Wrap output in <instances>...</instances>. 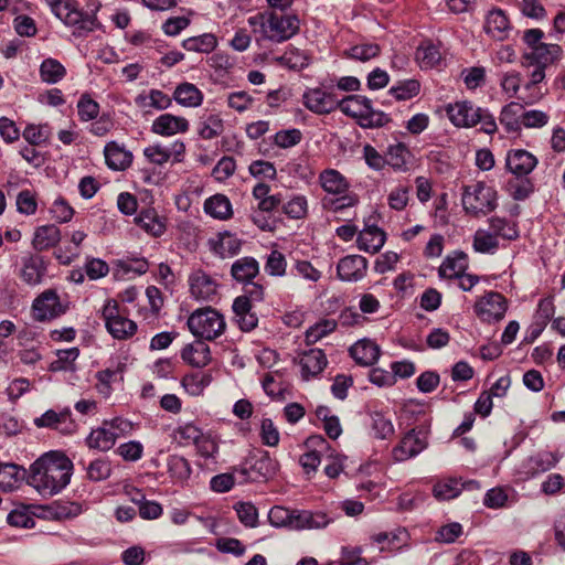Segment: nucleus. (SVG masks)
<instances>
[{"label":"nucleus","instance_id":"f257e3e1","mask_svg":"<svg viewBox=\"0 0 565 565\" xmlns=\"http://www.w3.org/2000/svg\"><path fill=\"white\" fill-rule=\"evenodd\" d=\"M72 460L60 451H50L35 460L28 473V483L43 495L62 491L71 481Z\"/></svg>","mask_w":565,"mask_h":565},{"label":"nucleus","instance_id":"f03ea898","mask_svg":"<svg viewBox=\"0 0 565 565\" xmlns=\"http://www.w3.org/2000/svg\"><path fill=\"white\" fill-rule=\"evenodd\" d=\"M248 22L250 25L259 24V30H255V33H260V36L256 39L257 42L268 40L281 43L291 39L300 29V21L295 14L270 12L268 14L252 17L248 19Z\"/></svg>","mask_w":565,"mask_h":565},{"label":"nucleus","instance_id":"7ed1b4c3","mask_svg":"<svg viewBox=\"0 0 565 565\" xmlns=\"http://www.w3.org/2000/svg\"><path fill=\"white\" fill-rule=\"evenodd\" d=\"M449 120L460 128L475 127L481 124V130L488 135L497 131L494 117L489 110L476 107L471 102L462 100L446 106Z\"/></svg>","mask_w":565,"mask_h":565},{"label":"nucleus","instance_id":"20e7f679","mask_svg":"<svg viewBox=\"0 0 565 565\" xmlns=\"http://www.w3.org/2000/svg\"><path fill=\"white\" fill-rule=\"evenodd\" d=\"M338 108L347 116L358 120L363 128H380L390 121L387 114L372 107V102L362 95H349L339 99Z\"/></svg>","mask_w":565,"mask_h":565},{"label":"nucleus","instance_id":"39448f33","mask_svg":"<svg viewBox=\"0 0 565 565\" xmlns=\"http://www.w3.org/2000/svg\"><path fill=\"white\" fill-rule=\"evenodd\" d=\"M46 1L52 12L66 25L74 26L78 35L94 31L99 24L94 14L84 13L78 9L77 3L72 0Z\"/></svg>","mask_w":565,"mask_h":565},{"label":"nucleus","instance_id":"423d86ee","mask_svg":"<svg viewBox=\"0 0 565 565\" xmlns=\"http://www.w3.org/2000/svg\"><path fill=\"white\" fill-rule=\"evenodd\" d=\"M188 327L195 338L212 341L224 333V317L212 308L194 311L188 319Z\"/></svg>","mask_w":565,"mask_h":565},{"label":"nucleus","instance_id":"0eeeda50","mask_svg":"<svg viewBox=\"0 0 565 565\" xmlns=\"http://www.w3.org/2000/svg\"><path fill=\"white\" fill-rule=\"evenodd\" d=\"M264 299V288L262 285H252L246 289V295L237 297L233 302L234 319L238 328L244 332L254 330L258 324V317L253 311V301Z\"/></svg>","mask_w":565,"mask_h":565},{"label":"nucleus","instance_id":"6e6552de","mask_svg":"<svg viewBox=\"0 0 565 565\" xmlns=\"http://www.w3.org/2000/svg\"><path fill=\"white\" fill-rule=\"evenodd\" d=\"M462 205L466 211L475 214H487L497 207V192L483 182L466 185L462 193Z\"/></svg>","mask_w":565,"mask_h":565},{"label":"nucleus","instance_id":"1a4fd4ad","mask_svg":"<svg viewBox=\"0 0 565 565\" xmlns=\"http://www.w3.org/2000/svg\"><path fill=\"white\" fill-rule=\"evenodd\" d=\"M107 331L118 340H126L132 337L137 331L135 321L128 319L120 310L119 305L114 299H108L102 310Z\"/></svg>","mask_w":565,"mask_h":565},{"label":"nucleus","instance_id":"9d476101","mask_svg":"<svg viewBox=\"0 0 565 565\" xmlns=\"http://www.w3.org/2000/svg\"><path fill=\"white\" fill-rule=\"evenodd\" d=\"M67 308L54 289H46L33 300L32 317L39 322L51 321L64 315Z\"/></svg>","mask_w":565,"mask_h":565},{"label":"nucleus","instance_id":"9b49d317","mask_svg":"<svg viewBox=\"0 0 565 565\" xmlns=\"http://www.w3.org/2000/svg\"><path fill=\"white\" fill-rule=\"evenodd\" d=\"M128 424L119 418H115L109 423H105L102 427L93 429L86 439L89 448L107 451L113 448L119 437L121 426Z\"/></svg>","mask_w":565,"mask_h":565},{"label":"nucleus","instance_id":"f8f14e48","mask_svg":"<svg viewBox=\"0 0 565 565\" xmlns=\"http://www.w3.org/2000/svg\"><path fill=\"white\" fill-rule=\"evenodd\" d=\"M507 308L505 298L499 292L490 291L477 301L475 311L480 319L491 322L503 319Z\"/></svg>","mask_w":565,"mask_h":565},{"label":"nucleus","instance_id":"ddd939ff","mask_svg":"<svg viewBox=\"0 0 565 565\" xmlns=\"http://www.w3.org/2000/svg\"><path fill=\"white\" fill-rule=\"evenodd\" d=\"M307 109L318 115H326L338 109L339 99L331 92L321 88H309L302 95Z\"/></svg>","mask_w":565,"mask_h":565},{"label":"nucleus","instance_id":"4468645a","mask_svg":"<svg viewBox=\"0 0 565 565\" xmlns=\"http://www.w3.org/2000/svg\"><path fill=\"white\" fill-rule=\"evenodd\" d=\"M420 431L411 429L404 435L399 444L392 450V456L395 461H405L417 456L427 447L425 436H420Z\"/></svg>","mask_w":565,"mask_h":565},{"label":"nucleus","instance_id":"2eb2a0df","mask_svg":"<svg viewBox=\"0 0 565 565\" xmlns=\"http://www.w3.org/2000/svg\"><path fill=\"white\" fill-rule=\"evenodd\" d=\"M367 259L361 255H348L337 266V275L343 281H359L367 271Z\"/></svg>","mask_w":565,"mask_h":565},{"label":"nucleus","instance_id":"dca6fc26","mask_svg":"<svg viewBox=\"0 0 565 565\" xmlns=\"http://www.w3.org/2000/svg\"><path fill=\"white\" fill-rule=\"evenodd\" d=\"M505 166L512 174L525 177L537 166V159L524 149H512L507 154Z\"/></svg>","mask_w":565,"mask_h":565},{"label":"nucleus","instance_id":"f3484780","mask_svg":"<svg viewBox=\"0 0 565 565\" xmlns=\"http://www.w3.org/2000/svg\"><path fill=\"white\" fill-rule=\"evenodd\" d=\"M189 130V121L181 116L172 114L160 115L152 121L151 131L160 136H173L175 134H183Z\"/></svg>","mask_w":565,"mask_h":565},{"label":"nucleus","instance_id":"a211bd4d","mask_svg":"<svg viewBox=\"0 0 565 565\" xmlns=\"http://www.w3.org/2000/svg\"><path fill=\"white\" fill-rule=\"evenodd\" d=\"M46 271V266L41 256L28 255L22 258V268L20 277L31 286L39 285Z\"/></svg>","mask_w":565,"mask_h":565},{"label":"nucleus","instance_id":"6ab92c4d","mask_svg":"<svg viewBox=\"0 0 565 565\" xmlns=\"http://www.w3.org/2000/svg\"><path fill=\"white\" fill-rule=\"evenodd\" d=\"M484 30L497 41L508 39L511 26L505 13L501 9L491 10L487 15Z\"/></svg>","mask_w":565,"mask_h":565},{"label":"nucleus","instance_id":"aec40b11","mask_svg":"<svg viewBox=\"0 0 565 565\" xmlns=\"http://www.w3.org/2000/svg\"><path fill=\"white\" fill-rule=\"evenodd\" d=\"M332 521L333 519L322 511L298 510L295 531L321 530Z\"/></svg>","mask_w":565,"mask_h":565},{"label":"nucleus","instance_id":"412c9836","mask_svg":"<svg viewBox=\"0 0 565 565\" xmlns=\"http://www.w3.org/2000/svg\"><path fill=\"white\" fill-rule=\"evenodd\" d=\"M258 273L259 265L254 257L245 256L238 258L231 267L232 277L237 282L249 285V288L252 285H257L256 282H253V279L258 275Z\"/></svg>","mask_w":565,"mask_h":565},{"label":"nucleus","instance_id":"4be33fe9","mask_svg":"<svg viewBox=\"0 0 565 565\" xmlns=\"http://www.w3.org/2000/svg\"><path fill=\"white\" fill-rule=\"evenodd\" d=\"M34 424L38 427L54 428L64 434L73 430L70 409L60 413L49 409L41 417L35 418Z\"/></svg>","mask_w":565,"mask_h":565},{"label":"nucleus","instance_id":"5701e85b","mask_svg":"<svg viewBox=\"0 0 565 565\" xmlns=\"http://www.w3.org/2000/svg\"><path fill=\"white\" fill-rule=\"evenodd\" d=\"M385 233L375 225L363 228L356 239L358 247L366 253L375 254L385 244Z\"/></svg>","mask_w":565,"mask_h":565},{"label":"nucleus","instance_id":"b1692460","mask_svg":"<svg viewBox=\"0 0 565 565\" xmlns=\"http://www.w3.org/2000/svg\"><path fill=\"white\" fill-rule=\"evenodd\" d=\"M327 364V356L320 349H311L300 358L301 373L305 380L320 374Z\"/></svg>","mask_w":565,"mask_h":565},{"label":"nucleus","instance_id":"393cba45","mask_svg":"<svg viewBox=\"0 0 565 565\" xmlns=\"http://www.w3.org/2000/svg\"><path fill=\"white\" fill-rule=\"evenodd\" d=\"M562 54L563 50L558 44L543 43L534 47V51H531L525 57L533 65L547 67L561 60Z\"/></svg>","mask_w":565,"mask_h":565},{"label":"nucleus","instance_id":"a878e982","mask_svg":"<svg viewBox=\"0 0 565 565\" xmlns=\"http://www.w3.org/2000/svg\"><path fill=\"white\" fill-rule=\"evenodd\" d=\"M380 353V347L369 339L355 342L350 349V354L355 362L364 366L373 365L379 360Z\"/></svg>","mask_w":565,"mask_h":565},{"label":"nucleus","instance_id":"bb28decb","mask_svg":"<svg viewBox=\"0 0 565 565\" xmlns=\"http://www.w3.org/2000/svg\"><path fill=\"white\" fill-rule=\"evenodd\" d=\"M190 290L199 300H210L216 294L215 281L203 271H195L190 276Z\"/></svg>","mask_w":565,"mask_h":565},{"label":"nucleus","instance_id":"cd10ccee","mask_svg":"<svg viewBox=\"0 0 565 565\" xmlns=\"http://www.w3.org/2000/svg\"><path fill=\"white\" fill-rule=\"evenodd\" d=\"M319 183L326 192L334 195L344 194L350 188L347 178L335 169L323 170L319 175Z\"/></svg>","mask_w":565,"mask_h":565},{"label":"nucleus","instance_id":"c85d7f7f","mask_svg":"<svg viewBox=\"0 0 565 565\" xmlns=\"http://www.w3.org/2000/svg\"><path fill=\"white\" fill-rule=\"evenodd\" d=\"M181 358L194 367H203L211 361L210 348L203 341H195L183 348Z\"/></svg>","mask_w":565,"mask_h":565},{"label":"nucleus","instance_id":"c756f323","mask_svg":"<svg viewBox=\"0 0 565 565\" xmlns=\"http://www.w3.org/2000/svg\"><path fill=\"white\" fill-rule=\"evenodd\" d=\"M104 154L107 166L115 171L125 170L132 160L131 153L115 141L106 145Z\"/></svg>","mask_w":565,"mask_h":565},{"label":"nucleus","instance_id":"7c9ffc66","mask_svg":"<svg viewBox=\"0 0 565 565\" xmlns=\"http://www.w3.org/2000/svg\"><path fill=\"white\" fill-rule=\"evenodd\" d=\"M135 104L143 110H148L150 108L164 110L171 106L172 99L160 89H150L148 93L142 92L137 95Z\"/></svg>","mask_w":565,"mask_h":565},{"label":"nucleus","instance_id":"2f4dec72","mask_svg":"<svg viewBox=\"0 0 565 565\" xmlns=\"http://www.w3.org/2000/svg\"><path fill=\"white\" fill-rule=\"evenodd\" d=\"M61 241V231L54 224L42 225L34 232L32 245L34 249L42 252L54 247Z\"/></svg>","mask_w":565,"mask_h":565},{"label":"nucleus","instance_id":"473e14b6","mask_svg":"<svg viewBox=\"0 0 565 565\" xmlns=\"http://www.w3.org/2000/svg\"><path fill=\"white\" fill-rule=\"evenodd\" d=\"M174 100L183 107H199L203 102L202 92L192 83L179 84L173 93Z\"/></svg>","mask_w":565,"mask_h":565},{"label":"nucleus","instance_id":"72a5a7b5","mask_svg":"<svg viewBox=\"0 0 565 565\" xmlns=\"http://www.w3.org/2000/svg\"><path fill=\"white\" fill-rule=\"evenodd\" d=\"M468 268V256L463 252L448 255L439 267V275L444 278H458Z\"/></svg>","mask_w":565,"mask_h":565},{"label":"nucleus","instance_id":"f704fd0d","mask_svg":"<svg viewBox=\"0 0 565 565\" xmlns=\"http://www.w3.org/2000/svg\"><path fill=\"white\" fill-rule=\"evenodd\" d=\"M411 157L409 150L402 142L390 145L385 152L386 164L396 171H406Z\"/></svg>","mask_w":565,"mask_h":565},{"label":"nucleus","instance_id":"c9c22d12","mask_svg":"<svg viewBox=\"0 0 565 565\" xmlns=\"http://www.w3.org/2000/svg\"><path fill=\"white\" fill-rule=\"evenodd\" d=\"M204 211L214 218L226 220L232 215V205L225 195L215 194L205 200Z\"/></svg>","mask_w":565,"mask_h":565},{"label":"nucleus","instance_id":"e433bc0d","mask_svg":"<svg viewBox=\"0 0 565 565\" xmlns=\"http://www.w3.org/2000/svg\"><path fill=\"white\" fill-rule=\"evenodd\" d=\"M39 71L41 79L46 84H56L66 75V68L53 57L43 60Z\"/></svg>","mask_w":565,"mask_h":565},{"label":"nucleus","instance_id":"4c0bfd02","mask_svg":"<svg viewBox=\"0 0 565 565\" xmlns=\"http://www.w3.org/2000/svg\"><path fill=\"white\" fill-rule=\"evenodd\" d=\"M24 478L28 479L26 470L15 463L0 465V487L3 490L13 489Z\"/></svg>","mask_w":565,"mask_h":565},{"label":"nucleus","instance_id":"58836bf2","mask_svg":"<svg viewBox=\"0 0 565 565\" xmlns=\"http://www.w3.org/2000/svg\"><path fill=\"white\" fill-rule=\"evenodd\" d=\"M135 222L152 236H160L164 231V224L152 209L141 211Z\"/></svg>","mask_w":565,"mask_h":565},{"label":"nucleus","instance_id":"ea45409f","mask_svg":"<svg viewBox=\"0 0 565 565\" xmlns=\"http://www.w3.org/2000/svg\"><path fill=\"white\" fill-rule=\"evenodd\" d=\"M224 130L223 120L218 115H209L198 124V134L202 139L210 140L218 137Z\"/></svg>","mask_w":565,"mask_h":565},{"label":"nucleus","instance_id":"a19ab883","mask_svg":"<svg viewBox=\"0 0 565 565\" xmlns=\"http://www.w3.org/2000/svg\"><path fill=\"white\" fill-rule=\"evenodd\" d=\"M298 510H289L284 507H274L268 513V520L275 527H288L295 530Z\"/></svg>","mask_w":565,"mask_h":565},{"label":"nucleus","instance_id":"79ce46f5","mask_svg":"<svg viewBox=\"0 0 565 565\" xmlns=\"http://www.w3.org/2000/svg\"><path fill=\"white\" fill-rule=\"evenodd\" d=\"M217 45V40L213 34L205 33L199 36H193L184 40L182 42V46L186 51L200 52V53H210Z\"/></svg>","mask_w":565,"mask_h":565},{"label":"nucleus","instance_id":"37998d69","mask_svg":"<svg viewBox=\"0 0 565 565\" xmlns=\"http://www.w3.org/2000/svg\"><path fill=\"white\" fill-rule=\"evenodd\" d=\"M441 58L439 49L430 43H423L416 51V61L422 68H431L439 63Z\"/></svg>","mask_w":565,"mask_h":565},{"label":"nucleus","instance_id":"c03bdc74","mask_svg":"<svg viewBox=\"0 0 565 565\" xmlns=\"http://www.w3.org/2000/svg\"><path fill=\"white\" fill-rule=\"evenodd\" d=\"M490 223V232L495 235V237H501L503 239H515L519 236V232L516 230V225L513 222H510L505 218L493 216L489 220Z\"/></svg>","mask_w":565,"mask_h":565},{"label":"nucleus","instance_id":"a18cd8bd","mask_svg":"<svg viewBox=\"0 0 565 565\" xmlns=\"http://www.w3.org/2000/svg\"><path fill=\"white\" fill-rule=\"evenodd\" d=\"M434 497L438 500H450L461 493L460 480L447 478L438 481L433 488Z\"/></svg>","mask_w":565,"mask_h":565},{"label":"nucleus","instance_id":"49530a36","mask_svg":"<svg viewBox=\"0 0 565 565\" xmlns=\"http://www.w3.org/2000/svg\"><path fill=\"white\" fill-rule=\"evenodd\" d=\"M370 416L372 430L377 438L386 439L394 434L392 420L385 417L383 413L373 411Z\"/></svg>","mask_w":565,"mask_h":565},{"label":"nucleus","instance_id":"de8ad7c7","mask_svg":"<svg viewBox=\"0 0 565 565\" xmlns=\"http://www.w3.org/2000/svg\"><path fill=\"white\" fill-rule=\"evenodd\" d=\"M523 114V106L519 103H510L504 106L500 121L509 130H516L521 124V115Z\"/></svg>","mask_w":565,"mask_h":565},{"label":"nucleus","instance_id":"09e8293b","mask_svg":"<svg viewBox=\"0 0 565 565\" xmlns=\"http://www.w3.org/2000/svg\"><path fill=\"white\" fill-rule=\"evenodd\" d=\"M535 70L531 73L529 82L524 85V92H531L527 96L521 97L526 104H533L540 100L543 96L541 92H535V87L545 78V68L540 65H535Z\"/></svg>","mask_w":565,"mask_h":565},{"label":"nucleus","instance_id":"8fccbe9b","mask_svg":"<svg viewBox=\"0 0 565 565\" xmlns=\"http://www.w3.org/2000/svg\"><path fill=\"white\" fill-rule=\"evenodd\" d=\"M420 84L416 79L401 81L388 90L397 100H406L418 95Z\"/></svg>","mask_w":565,"mask_h":565},{"label":"nucleus","instance_id":"3c124183","mask_svg":"<svg viewBox=\"0 0 565 565\" xmlns=\"http://www.w3.org/2000/svg\"><path fill=\"white\" fill-rule=\"evenodd\" d=\"M111 475V465L107 459L98 458L93 460L86 468V476L90 481L99 482Z\"/></svg>","mask_w":565,"mask_h":565},{"label":"nucleus","instance_id":"603ef678","mask_svg":"<svg viewBox=\"0 0 565 565\" xmlns=\"http://www.w3.org/2000/svg\"><path fill=\"white\" fill-rule=\"evenodd\" d=\"M499 246L498 238L490 231L478 230L473 237V248L478 253H493Z\"/></svg>","mask_w":565,"mask_h":565},{"label":"nucleus","instance_id":"864d4df0","mask_svg":"<svg viewBox=\"0 0 565 565\" xmlns=\"http://www.w3.org/2000/svg\"><path fill=\"white\" fill-rule=\"evenodd\" d=\"M335 328L337 322L334 320H321L306 331V342L308 344H313L323 337L333 332Z\"/></svg>","mask_w":565,"mask_h":565},{"label":"nucleus","instance_id":"5fc2aeb1","mask_svg":"<svg viewBox=\"0 0 565 565\" xmlns=\"http://www.w3.org/2000/svg\"><path fill=\"white\" fill-rule=\"evenodd\" d=\"M98 383L96 384L97 391L104 396H109L111 393V384L117 381H122V375L119 369L117 370H103L96 374Z\"/></svg>","mask_w":565,"mask_h":565},{"label":"nucleus","instance_id":"6e6d98bb","mask_svg":"<svg viewBox=\"0 0 565 565\" xmlns=\"http://www.w3.org/2000/svg\"><path fill=\"white\" fill-rule=\"evenodd\" d=\"M406 537V532L399 530L397 532H381L372 536L373 541L381 545V550H397Z\"/></svg>","mask_w":565,"mask_h":565},{"label":"nucleus","instance_id":"4d7b16f0","mask_svg":"<svg viewBox=\"0 0 565 565\" xmlns=\"http://www.w3.org/2000/svg\"><path fill=\"white\" fill-rule=\"evenodd\" d=\"M79 355L77 348L57 351V360L52 362L50 370L53 372L73 370V363Z\"/></svg>","mask_w":565,"mask_h":565},{"label":"nucleus","instance_id":"13d9d810","mask_svg":"<svg viewBox=\"0 0 565 565\" xmlns=\"http://www.w3.org/2000/svg\"><path fill=\"white\" fill-rule=\"evenodd\" d=\"M380 46L373 43H365L352 46L347 55L361 62L370 61L380 54Z\"/></svg>","mask_w":565,"mask_h":565},{"label":"nucleus","instance_id":"bf43d9fd","mask_svg":"<svg viewBox=\"0 0 565 565\" xmlns=\"http://www.w3.org/2000/svg\"><path fill=\"white\" fill-rule=\"evenodd\" d=\"M78 116L83 121H88L98 116L99 105L89 95L84 94L77 103Z\"/></svg>","mask_w":565,"mask_h":565},{"label":"nucleus","instance_id":"052dcab7","mask_svg":"<svg viewBox=\"0 0 565 565\" xmlns=\"http://www.w3.org/2000/svg\"><path fill=\"white\" fill-rule=\"evenodd\" d=\"M168 470L172 477L184 480L189 478L191 468L189 461L178 455L170 456L168 459Z\"/></svg>","mask_w":565,"mask_h":565},{"label":"nucleus","instance_id":"680f3d73","mask_svg":"<svg viewBox=\"0 0 565 565\" xmlns=\"http://www.w3.org/2000/svg\"><path fill=\"white\" fill-rule=\"evenodd\" d=\"M559 460V456L557 452L551 451H542L537 455L533 456L530 461L532 463V469L535 471H547L552 469L557 461Z\"/></svg>","mask_w":565,"mask_h":565},{"label":"nucleus","instance_id":"e2e57ef3","mask_svg":"<svg viewBox=\"0 0 565 565\" xmlns=\"http://www.w3.org/2000/svg\"><path fill=\"white\" fill-rule=\"evenodd\" d=\"M50 212L52 214V217L60 223L70 222L74 215V209L63 198H57L53 202Z\"/></svg>","mask_w":565,"mask_h":565},{"label":"nucleus","instance_id":"0e129e2a","mask_svg":"<svg viewBox=\"0 0 565 565\" xmlns=\"http://www.w3.org/2000/svg\"><path fill=\"white\" fill-rule=\"evenodd\" d=\"M239 521L249 527H254L258 521V512L254 504L249 502H241L235 507Z\"/></svg>","mask_w":565,"mask_h":565},{"label":"nucleus","instance_id":"69168bd1","mask_svg":"<svg viewBox=\"0 0 565 565\" xmlns=\"http://www.w3.org/2000/svg\"><path fill=\"white\" fill-rule=\"evenodd\" d=\"M301 131L294 128L276 132L274 136V142L279 148L286 149L298 145L301 141Z\"/></svg>","mask_w":565,"mask_h":565},{"label":"nucleus","instance_id":"338daca9","mask_svg":"<svg viewBox=\"0 0 565 565\" xmlns=\"http://www.w3.org/2000/svg\"><path fill=\"white\" fill-rule=\"evenodd\" d=\"M522 76L519 72L511 71L502 75L500 85L502 90L511 98L516 95L521 87Z\"/></svg>","mask_w":565,"mask_h":565},{"label":"nucleus","instance_id":"774afa93","mask_svg":"<svg viewBox=\"0 0 565 565\" xmlns=\"http://www.w3.org/2000/svg\"><path fill=\"white\" fill-rule=\"evenodd\" d=\"M548 115L542 110L531 109L523 111L521 124L526 128H541L548 122Z\"/></svg>","mask_w":565,"mask_h":565}]
</instances>
